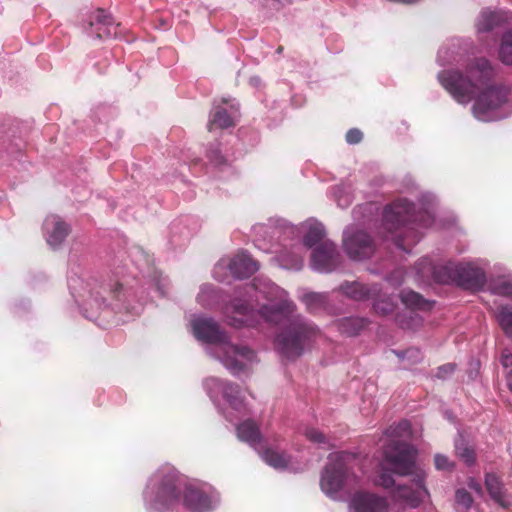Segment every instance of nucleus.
<instances>
[{"instance_id": "13", "label": "nucleus", "mask_w": 512, "mask_h": 512, "mask_svg": "<svg viewBox=\"0 0 512 512\" xmlns=\"http://www.w3.org/2000/svg\"><path fill=\"white\" fill-rule=\"evenodd\" d=\"M351 506L356 512H387L386 498L369 492H356L351 499Z\"/></svg>"}, {"instance_id": "23", "label": "nucleus", "mask_w": 512, "mask_h": 512, "mask_svg": "<svg viewBox=\"0 0 512 512\" xmlns=\"http://www.w3.org/2000/svg\"><path fill=\"white\" fill-rule=\"evenodd\" d=\"M326 232L321 224H313L308 228L307 233L303 238V243L307 248H312L320 245L321 242L326 241Z\"/></svg>"}, {"instance_id": "46", "label": "nucleus", "mask_w": 512, "mask_h": 512, "mask_svg": "<svg viewBox=\"0 0 512 512\" xmlns=\"http://www.w3.org/2000/svg\"><path fill=\"white\" fill-rule=\"evenodd\" d=\"M247 307L245 305H238L236 306V310L239 314L244 315L246 313Z\"/></svg>"}, {"instance_id": "36", "label": "nucleus", "mask_w": 512, "mask_h": 512, "mask_svg": "<svg viewBox=\"0 0 512 512\" xmlns=\"http://www.w3.org/2000/svg\"><path fill=\"white\" fill-rule=\"evenodd\" d=\"M456 503L462 508V511H466L471 507L472 497L465 489H458L455 494Z\"/></svg>"}, {"instance_id": "31", "label": "nucleus", "mask_w": 512, "mask_h": 512, "mask_svg": "<svg viewBox=\"0 0 512 512\" xmlns=\"http://www.w3.org/2000/svg\"><path fill=\"white\" fill-rule=\"evenodd\" d=\"M264 461L274 468H284L287 466V459L285 456L272 449H266L263 452Z\"/></svg>"}, {"instance_id": "53", "label": "nucleus", "mask_w": 512, "mask_h": 512, "mask_svg": "<svg viewBox=\"0 0 512 512\" xmlns=\"http://www.w3.org/2000/svg\"><path fill=\"white\" fill-rule=\"evenodd\" d=\"M201 162V159H195L192 161V165H197Z\"/></svg>"}, {"instance_id": "40", "label": "nucleus", "mask_w": 512, "mask_h": 512, "mask_svg": "<svg viewBox=\"0 0 512 512\" xmlns=\"http://www.w3.org/2000/svg\"><path fill=\"white\" fill-rule=\"evenodd\" d=\"M393 241L395 243V245L399 248V249H402L406 252H410L411 251V247L409 244L406 243L405 241V238L402 237V233L399 234V235H396V236H393Z\"/></svg>"}, {"instance_id": "54", "label": "nucleus", "mask_w": 512, "mask_h": 512, "mask_svg": "<svg viewBox=\"0 0 512 512\" xmlns=\"http://www.w3.org/2000/svg\"><path fill=\"white\" fill-rule=\"evenodd\" d=\"M407 352L397 353L398 357H403Z\"/></svg>"}, {"instance_id": "28", "label": "nucleus", "mask_w": 512, "mask_h": 512, "mask_svg": "<svg viewBox=\"0 0 512 512\" xmlns=\"http://www.w3.org/2000/svg\"><path fill=\"white\" fill-rule=\"evenodd\" d=\"M500 60L506 65H512V32H507L503 35L500 49Z\"/></svg>"}, {"instance_id": "20", "label": "nucleus", "mask_w": 512, "mask_h": 512, "mask_svg": "<svg viewBox=\"0 0 512 512\" xmlns=\"http://www.w3.org/2000/svg\"><path fill=\"white\" fill-rule=\"evenodd\" d=\"M400 299L406 310L409 312V320H404L403 316L399 314L397 321L402 328H412L416 313V292L413 290H402L400 293Z\"/></svg>"}, {"instance_id": "16", "label": "nucleus", "mask_w": 512, "mask_h": 512, "mask_svg": "<svg viewBox=\"0 0 512 512\" xmlns=\"http://www.w3.org/2000/svg\"><path fill=\"white\" fill-rule=\"evenodd\" d=\"M435 196L431 193H422L418 199V228H428L439 225L435 221Z\"/></svg>"}, {"instance_id": "29", "label": "nucleus", "mask_w": 512, "mask_h": 512, "mask_svg": "<svg viewBox=\"0 0 512 512\" xmlns=\"http://www.w3.org/2000/svg\"><path fill=\"white\" fill-rule=\"evenodd\" d=\"M455 451L458 457H460L467 465L474 463V450L465 443L462 437L455 441Z\"/></svg>"}, {"instance_id": "24", "label": "nucleus", "mask_w": 512, "mask_h": 512, "mask_svg": "<svg viewBox=\"0 0 512 512\" xmlns=\"http://www.w3.org/2000/svg\"><path fill=\"white\" fill-rule=\"evenodd\" d=\"M341 290L345 295L355 300L368 299L372 293L366 285L358 282L345 283L341 286Z\"/></svg>"}, {"instance_id": "19", "label": "nucleus", "mask_w": 512, "mask_h": 512, "mask_svg": "<svg viewBox=\"0 0 512 512\" xmlns=\"http://www.w3.org/2000/svg\"><path fill=\"white\" fill-rule=\"evenodd\" d=\"M237 436L241 441L255 446L261 441V433L258 425L253 420H245L237 426Z\"/></svg>"}, {"instance_id": "14", "label": "nucleus", "mask_w": 512, "mask_h": 512, "mask_svg": "<svg viewBox=\"0 0 512 512\" xmlns=\"http://www.w3.org/2000/svg\"><path fill=\"white\" fill-rule=\"evenodd\" d=\"M511 19L512 15L508 11L486 8L480 12L476 20V30L478 33L490 32L501 24L509 22Z\"/></svg>"}, {"instance_id": "22", "label": "nucleus", "mask_w": 512, "mask_h": 512, "mask_svg": "<svg viewBox=\"0 0 512 512\" xmlns=\"http://www.w3.org/2000/svg\"><path fill=\"white\" fill-rule=\"evenodd\" d=\"M369 321L366 318L359 317H348L342 319L339 324V330L342 334L347 336H355L360 333L367 325Z\"/></svg>"}, {"instance_id": "6", "label": "nucleus", "mask_w": 512, "mask_h": 512, "mask_svg": "<svg viewBox=\"0 0 512 512\" xmlns=\"http://www.w3.org/2000/svg\"><path fill=\"white\" fill-rule=\"evenodd\" d=\"M349 459L350 455L346 453H336L329 457L320 481V486L325 493H337L343 488L349 473Z\"/></svg>"}, {"instance_id": "11", "label": "nucleus", "mask_w": 512, "mask_h": 512, "mask_svg": "<svg viewBox=\"0 0 512 512\" xmlns=\"http://www.w3.org/2000/svg\"><path fill=\"white\" fill-rule=\"evenodd\" d=\"M487 282L484 269L476 262H460L456 285L469 289L480 290Z\"/></svg>"}, {"instance_id": "38", "label": "nucleus", "mask_w": 512, "mask_h": 512, "mask_svg": "<svg viewBox=\"0 0 512 512\" xmlns=\"http://www.w3.org/2000/svg\"><path fill=\"white\" fill-rule=\"evenodd\" d=\"M362 138L363 133L357 128L348 130L345 136V139L349 144H357L362 140Z\"/></svg>"}, {"instance_id": "9", "label": "nucleus", "mask_w": 512, "mask_h": 512, "mask_svg": "<svg viewBox=\"0 0 512 512\" xmlns=\"http://www.w3.org/2000/svg\"><path fill=\"white\" fill-rule=\"evenodd\" d=\"M343 245L348 256L354 260L367 259L372 256L375 245L370 235L364 231H357L346 235Z\"/></svg>"}, {"instance_id": "48", "label": "nucleus", "mask_w": 512, "mask_h": 512, "mask_svg": "<svg viewBox=\"0 0 512 512\" xmlns=\"http://www.w3.org/2000/svg\"><path fill=\"white\" fill-rule=\"evenodd\" d=\"M122 289V285L120 283L115 284V290L113 291V296L116 297L117 291Z\"/></svg>"}, {"instance_id": "7", "label": "nucleus", "mask_w": 512, "mask_h": 512, "mask_svg": "<svg viewBox=\"0 0 512 512\" xmlns=\"http://www.w3.org/2000/svg\"><path fill=\"white\" fill-rule=\"evenodd\" d=\"M415 207L406 199H398L384 208L383 226L388 233L398 231L410 222L414 215Z\"/></svg>"}, {"instance_id": "33", "label": "nucleus", "mask_w": 512, "mask_h": 512, "mask_svg": "<svg viewBox=\"0 0 512 512\" xmlns=\"http://www.w3.org/2000/svg\"><path fill=\"white\" fill-rule=\"evenodd\" d=\"M491 291L493 294L512 298V279H502L495 282L491 287Z\"/></svg>"}, {"instance_id": "49", "label": "nucleus", "mask_w": 512, "mask_h": 512, "mask_svg": "<svg viewBox=\"0 0 512 512\" xmlns=\"http://www.w3.org/2000/svg\"><path fill=\"white\" fill-rule=\"evenodd\" d=\"M95 301L99 307L105 304V299L103 297H101V299L96 298Z\"/></svg>"}, {"instance_id": "3", "label": "nucleus", "mask_w": 512, "mask_h": 512, "mask_svg": "<svg viewBox=\"0 0 512 512\" xmlns=\"http://www.w3.org/2000/svg\"><path fill=\"white\" fill-rule=\"evenodd\" d=\"M194 336L205 343L220 344L224 365L233 373L244 371L248 363L255 358V353L246 346H237L228 342L225 331L211 318H196L192 321Z\"/></svg>"}, {"instance_id": "42", "label": "nucleus", "mask_w": 512, "mask_h": 512, "mask_svg": "<svg viewBox=\"0 0 512 512\" xmlns=\"http://www.w3.org/2000/svg\"><path fill=\"white\" fill-rule=\"evenodd\" d=\"M501 363L506 368L512 366V354L508 350L502 352Z\"/></svg>"}, {"instance_id": "26", "label": "nucleus", "mask_w": 512, "mask_h": 512, "mask_svg": "<svg viewBox=\"0 0 512 512\" xmlns=\"http://www.w3.org/2000/svg\"><path fill=\"white\" fill-rule=\"evenodd\" d=\"M221 386L224 398L233 408L239 409L243 403L240 387L237 384L231 382H222Z\"/></svg>"}, {"instance_id": "44", "label": "nucleus", "mask_w": 512, "mask_h": 512, "mask_svg": "<svg viewBox=\"0 0 512 512\" xmlns=\"http://www.w3.org/2000/svg\"><path fill=\"white\" fill-rule=\"evenodd\" d=\"M290 266H291V267H294V268H297V269H298V268H300V267L302 266V260H301V258H295V259H293V261H292V263H291V265H290Z\"/></svg>"}, {"instance_id": "51", "label": "nucleus", "mask_w": 512, "mask_h": 512, "mask_svg": "<svg viewBox=\"0 0 512 512\" xmlns=\"http://www.w3.org/2000/svg\"><path fill=\"white\" fill-rule=\"evenodd\" d=\"M507 381L510 389L512 390V371L508 374Z\"/></svg>"}, {"instance_id": "45", "label": "nucleus", "mask_w": 512, "mask_h": 512, "mask_svg": "<svg viewBox=\"0 0 512 512\" xmlns=\"http://www.w3.org/2000/svg\"><path fill=\"white\" fill-rule=\"evenodd\" d=\"M374 308H375V310L378 312V311L380 310V303L375 304ZM390 310H391V308H390V307H387V308H381V312H382L383 314L388 313Z\"/></svg>"}, {"instance_id": "41", "label": "nucleus", "mask_w": 512, "mask_h": 512, "mask_svg": "<svg viewBox=\"0 0 512 512\" xmlns=\"http://www.w3.org/2000/svg\"><path fill=\"white\" fill-rule=\"evenodd\" d=\"M417 493H418V505L420 504V502L424 503L426 500L429 499V493H428L426 487L421 483L419 478H418Z\"/></svg>"}, {"instance_id": "25", "label": "nucleus", "mask_w": 512, "mask_h": 512, "mask_svg": "<svg viewBox=\"0 0 512 512\" xmlns=\"http://www.w3.org/2000/svg\"><path fill=\"white\" fill-rule=\"evenodd\" d=\"M485 483L491 497L496 502L502 506L509 505V502L504 498V494L502 492V484L495 474H487Z\"/></svg>"}, {"instance_id": "18", "label": "nucleus", "mask_w": 512, "mask_h": 512, "mask_svg": "<svg viewBox=\"0 0 512 512\" xmlns=\"http://www.w3.org/2000/svg\"><path fill=\"white\" fill-rule=\"evenodd\" d=\"M379 484L385 488H390L395 486L396 482L390 473L383 472L379 476ZM396 497L410 503L411 507L415 506L414 501L416 500V491L411 486L397 484Z\"/></svg>"}, {"instance_id": "10", "label": "nucleus", "mask_w": 512, "mask_h": 512, "mask_svg": "<svg viewBox=\"0 0 512 512\" xmlns=\"http://www.w3.org/2000/svg\"><path fill=\"white\" fill-rule=\"evenodd\" d=\"M339 257L335 244L326 240L313 249L311 254L312 266L320 272H331L339 264Z\"/></svg>"}, {"instance_id": "39", "label": "nucleus", "mask_w": 512, "mask_h": 512, "mask_svg": "<svg viewBox=\"0 0 512 512\" xmlns=\"http://www.w3.org/2000/svg\"><path fill=\"white\" fill-rule=\"evenodd\" d=\"M454 370H455L454 364H451V363L445 364L438 368L436 376L438 378L445 379V378L449 377L450 375H452Z\"/></svg>"}, {"instance_id": "21", "label": "nucleus", "mask_w": 512, "mask_h": 512, "mask_svg": "<svg viewBox=\"0 0 512 512\" xmlns=\"http://www.w3.org/2000/svg\"><path fill=\"white\" fill-rule=\"evenodd\" d=\"M234 118L224 107H217L208 123V130L225 129L234 126Z\"/></svg>"}, {"instance_id": "34", "label": "nucleus", "mask_w": 512, "mask_h": 512, "mask_svg": "<svg viewBox=\"0 0 512 512\" xmlns=\"http://www.w3.org/2000/svg\"><path fill=\"white\" fill-rule=\"evenodd\" d=\"M304 435L310 442L316 444H326L328 443V439L321 431L316 428L308 427L304 430Z\"/></svg>"}, {"instance_id": "43", "label": "nucleus", "mask_w": 512, "mask_h": 512, "mask_svg": "<svg viewBox=\"0 0 512 512\" xmlns=\"http://www.w3.org/2000/svg\"><path fill=\"white\" fill-rule=\"evenodd\" d=\"M270 311V308L269 307H263L262 309V313H263V316L268 320V321H277L278 320V314H279V311L278 309H273V315L269 316L268 315V312Z\"/></svg>"}, {"instance_id": "52", "label": "nucleus", "mask_w": 512, "mask_h": 512, "mask_svg": "<svg viewBox=\"0 0 512 512\" xmlns=\"http://www.w3.org/2000/svg\"><path fill=\"white\" fill-rule=\"evenodd\" d=\"M283 52V46H278L276 53L281 54Z\"/></svg>"}, {"instance_id": "5", "label": "nucleus", "mask_w": 512, "mask_h": 512, "mask_svg": "<svg viewBox=\"0 0 512 512\" xmlns=\"http://www.w3.org/2000/svg\"><path fill=\"white\" fill-rule=\"evenodd\" d=\"M392 438L384 448V459L392 471L399 475L411 474L415 466V453L407 442L412 435V427L408 421H401L396 427L389 429Z\"/></svg>"}, {"instance_id": "32", "label": "nucleus", "mask_w": 512, "mask_h": 512, "mask_svg": "<svg viewBox=\"0 0 512 512\" xmlns=\"http://www.w3.org/2000/svg\"><path fill=\"white\" fill-rule=\"evenodd\" d=\"M302 300L306 304L308 309L315 310L324 306L327 301V298L324 294L309 292L303 295Z\"/></svg>"}, {"instance_id": "37", "label": "nucleus", "mask_w": 512, "mask_h": 512, "mask_svg": "<svg viewBox=\"0 0 512 512\" xmlns=\"http://www.w3.org/2000/svg\"><path fill=\"white\" fill-rule=\"evenodd\" d=\"M434 462L438 470H451L454 467V463L447 456L442 454H436Z\"/></svg>"}, {"instance_id": "30", "label": "nucleus", "mask_w": 512, "mask_h": 512, "mask_svg": "<svg viewBox=\"0 0 512 512\" xmlns=\"http://www.w3.org/2000/svg\"><path fill=\"white\" fill-rule=\"evenodd\" d=\"M497 319L506 335L512 338V309L502 306L497 313Z\"/></svg>"}, {"instance_id": "12", "label": "nucleus", "mask_w": 512, "mask_h": 512, "mask_svg": "<svg viewBox=\"0 0 512 512\" xmlns=\"http://www.w3.org/2000/svg\"><path fill=\"white\" fill-rule=\"evenodd\" d=\"M86 32L96 39H108L116 35V26L110 15L103 9H97L90 17Z\"/></svg>"}, {"instance_id": "35", "label": "nucleus", "mask_w": 512, "mask_h": 512, "mask_svg": "<svg viewBox=\"0 0 512 512\" xmlns=\"http://www.w3.org/2000/svg\"><path fill=\"white\" fill-rule=\"evenodd\" d=\"M206 157L213 166L218 168L226 165L227 163V160L218 148H210L206 153Z\"/></svg>"}, {"instance_id": "17", "label": "nucleus", "mask_w": 512, "mask_h": 512, "mask_svg": "<svg viewBox=\"0 0 512 512\" xmlns=\"http://www.w3.org/2000/svg\"><path fill=\"white\" fill-rule=\"evenodd\" d=\"M229 269L235 277L244 279L253 275L259 269V265L250 255L241 252L230 261Z\"/></svg>"}, {"instance_id": "1", "label": "nucleus", "mask_w": 512, "mask_h": 512, "mask_svg": "<svg viewBox=\"0 0 512 512\" xmlns=\"http://www.w3.org/2000/svg\"><path fill=\"white\" fill-rule=\"evenodd\" d=\"M495 70L485 58L468 62L465 73L457 70H443L438 80L443 88L460 104H468L475 98L472 112L475 118L488 122L508 115L504 106L512 100V87L494 85L491 81Z\"/></svg>"}, {"instance_id": "50", "label": "nucleus", "mask_w": 512, "mask_h": 512, "mask_svg": "<svg viewBox=\"0 0 512 512\" xmlns=\"http://www.w3.org/2000/svg\"><path fill=\"white\" fill-rule=\"evenodd\" d=\"M470 487L473 488L477 492H480V490H481L479 484H475L473 482L470 484Z\"/></svg>"}, {"instance_id": "2", "label": "nucleus", "mask_w": 512, "mask_h": 512, "mask_svg": "<svg viewBox=\"0 0 512 512\" xmlns=\"http://www.w3.org/2000/svg\"><path fill=\"white\" fill-rule=\"evenodd\" d=\"M195 512L207 511L211 508L210 497L200 488L188 484L172 468H167L160 472L159 487L156 492L153 507L161 511L179 503Z\"/></svg>"}, {"instance_id": "8", "label": "nucleus", "mask_w": 512, "mask_h": 512, "mask_svg": "<svg viewBox=\"0 0 512 512\" xmlns=\"http://www.w3.org/2000/svg\"><path fill=\"white\" fill-rule=\"evenodd\" d=\"M459 263L448 262L442 265H434L428 258L418 263V275L423 277L431 275L434 281L441 284H456Z\"/></svg>"}, {"instance_id": "27", "label": "nucleus", "mask_w": 512, "mask_h": 512, "mask_svg": "<svg viewBox=\"0 0 512 512\" xmlns=\"http://www.w3.org/2000/svg\"><path fill=\"white\" fill-rule=\"evenodd\" d=\"M460 47V40H453L449 45L443 46L438 51V61L442 64H449L457 61L459 52L456 48Z\"/></svg>"}, {"instance_id": "15", "label": "nucleus", "mask_w": 512, "mask_h": 512, "mask_svg": "<svg viewBox=\"0 0 512 512\" xmlns=\"http://www.w3.org/2000/svg\"><path fill=\"white\" fill-rule=\"evenodd\" d=\"M47 243L52 247L60 246L69 235L70 226L57 216H51L45 221Z\"/></svg>"}, {"instance_id": "47", "label": "nucleus", "mask_w": 512, "mask_h": 512, "mask_svg": "<svg viewBox=\"0 0 512 512\" xmlns=\"http://www.w3.org/2000/svg\"><path fill=\"white\" fill-rule=\"evenodd\" d=\"M417 301H418V310H421V309H422V307H423V305H424V303H425V301H424V299L422 298V296H420L419 294H418Z\"/></svg>"}, {"instance_id": "4", "label": "nucleus", "mask_w": 512, "mask_h": 512, "mask_svg": "<svg viewBox=\"0 0 512 512\" xmlns=\"http://www.w3.org/2000/svg\"><path fill=\"white\" fill-rule=\"evenodd\" d=\"M321 336L316 325L303 318L292 320L277 335L275 345L288 360H296Z\"/></svg>"}]
</instances>
